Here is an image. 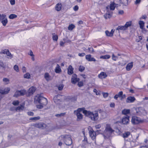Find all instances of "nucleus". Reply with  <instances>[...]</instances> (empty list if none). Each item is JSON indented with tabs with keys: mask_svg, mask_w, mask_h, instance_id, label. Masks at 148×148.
Listing matches in <instances>:
<instances>
[{
	"mask_svg": "<svg viewBox=\"0 0 148 148\" xmlns=\"http://www.w3.org/2000/svg\"><path fill=\"white\" fill-rule=\"evenodd\" d=\"M35 99L39 104V105H37V107L38 108H42L47 104V99L41 96H36Z\"/></svg>",
	"mask_w": 148,
	"mask_h": 148,
	"instance_id": "f257e3e1",
	"label": "nucleus"
},
{
	"mask_svg": "<svg viewBox=\"0 0 148 148\" xmlns=\"http://www.w3.org/2000/svg\"><path fill=\"white\" fill-rule=\"evenodd\" d=\"M83 113L86 116L90 118L92 121H95L99 118L98 114L97 112L96 111L93 113L90 111L84 110H83Z\"/></svg>",
	"mask_w": 148,
	"mask_h": 148,
	"instance_id": "f03ea898",
	"label": "nucleus"
},
{
	"mask_svg": "<svg viewBox=\"0 0 148 148\" xmlns=\"http://www.w3.org/2000/svg\"><path fill=\"white\" fill-rule=\"evenodd\" d=\"M114 132V130L111 128L110 125L107 124L104 132V137L107 138L110 137Z\"/></svg>",
	"mask_w": 148,
	"mask_h": 148,
	"instance_id": "7ed1b4c3",
	"label": "nucleus"
},
{
	"mask_svg": "<svg viewBox=\"0 0 148 148\" xmlns=\"http://www.w3.org/2000/svg\"><path fill=\"white\" fill-rule=\"evenodd\" d=\"M60 138L66 145H70L72 143V139L70 135L67 134L61 135Z\"/></svg>",
	"mask_w": 148,
	"mask_h": 148,
	"instance_id": "20e7f679",
	"label": "nucleus"
},
{
	"mask_svg": "<svg viewBox=\"0 0 148 148\" xmlns=\"http://www.w3.org/2000/svg\"><path fill=\"white\" fill-rule=\"evenodd\" d=\"M134 109L136 113L138 115H145L146 114V111L142 107H140Z\"/></svg>",
	"mask_w": 148,
	"mask_h": 148,
	"instance_id": "39448f33",
	"label": "nucleus"
},
{
	"mask_svg": "<svg viewBox=\"0 0 148 148\" xmlns=\"http://www.w3.org/2000/svg\"><path fill=\"white\" fill-rule=\"evenodd\" d=\"M26 91L24 90H17L15 93L14 96L17 97L20 96H23L26 93Z\"/></svg>",
	"mask_w": 148,
	"mask_h": 148,
	"instance_id": "423d86ee",
	"label": "nucleus"
},
{
	"mask_svg": "<svg viewBox=\"0 0 148 148\" xmlns=\"http://www.w3.org/2000/svg\"><path fill=\"white\" fill-rule=\"evenodd\" d=\"M89 133L90 137L93 140L95 141V143L96 144L95 140L96 136V132L94 131L92 129H91L89 131Z\"/></svg>",
	"mask_w": 148,
	"mask_h": 148,
	"instance_id": "0eeeda50",
	"label": "nucleus"
},
{
	"mask_svg": "<svg viewBox=\"0 0 148 148\" xmlns=\"http://www.w3.org/2000/svg\"><path fill=\"white\" fill-rule=\"evenodd\" d=\"M141 122V120L139 117L134 116L132 118V122L134 124H138Z\"/></svg>",
	"mask_w": 148,
	"mask_h": 148,
	"instance_id": "6e6552de",
	"label": "nucleus"
},
{
	"mask_svg": "<svg viewBox=\"0 0 148 148\" xmlns=\"http://www.w3.org/2000/svg\"><path fill=\"white\" fill-rule=\"evenodd\" d=\"M10 90L9 88H5L4 90H0V100L2 98L3 95L8 93Z\"/></svg>",
	"mask_w": 148,
	"mask_h": 148,
	"instance_id": "1a4fd4ad",
	"label": "nucleus"
},
{
	"mask_svg": "<svg viewBox=\"0 0 148 148\" xmlns=\"http://www.w3.org/2000/svg\"><path fill=\"white\" fill-rule=\"evenodd\" d=\"M34 126L37 128L43 129L46 127V125L42 123H39L34 124Z\"/></svg>",
	"mask_w": 148,
	"mask_h": 148,
	"instance_id": "9d476101",
	"label": "nucleus"
},
{
	"mask_svg": "<svg viewBox=\"0 0 148 148\" xmlns=\"http://www.w3.org/2000/svg\"><path fill=\"white\" fill-rule=\"evenodd\" d=\"M79 80V79L77 77V75L75 74H73L71 79V82L73 84H75Z\"/></svg>",
	"mask_w": 148,
	"mask_h": 148,
	"instance_id": "9b49d317",
	"label": "nucleus"
},
{
	"mask_svg": "<svg viewBox=\"0 0 148 148\" xmlns=\"http://www.w3.org/2000/svg\"><path fill=\"white\" fill-rule=\"evenodd\" d=\"M36 90V88L33 86L30 87L27 91L28 95H32L35 92Z\"/></svg>",
	"mask_w": 148,
	"mask_h": 148,
	"instance_id": "f8f14e48",
	"label": "nucleus"
},
{
	"mask_svg": "<svg viewBox=\"0 0 148 148\" xmlns=\"http://www.w3.org/2000/svg\"><path fill=\"white\" fill-rule=\"evenodd\" d=\"M86 59L88 61H94L95 62L96 60L95 58L92 57V56L90 55H88L86 56Z\"/></svg>",
	"mask_w": 148,
	"mask_h": 148,
	"instance_id": "ddd939ff",
	"label": "nucleus"
},
{
	"mask_svg": "<svg viewBox=\"0 0 148 148\" xmlns=\"http://www.w3.org/2000/svg\"><path fill=\"white\" fill-rule=\"evenodd\" d=\"M129 121V117L128 116H127L123 117L122 120V122L124 124H127Z\"/></svg>",
	"mask_w": 148,
	"mask_h": 148,
	"instance_id": "4468645a",
	"label": "nucleus"
},
{
	"mask_svg": "<svg viewBox=\"0 0 148 148\" xmlns=\"http://www.w3.org/2000/svg\"><path fill=\"white\" fill-rule=\"evenodd\" d=\"M107 12L104 15L105 18L106 19L108 18H110L112 15V12L109 11V10H108L107 11Z\"/></svg>",
	"mask_w": 148,
	"mask_h": 148,
	"instance_id": "2eb2a0df",
	"label": "nucleus"
},
{
	"mask_svg": "<svg viewBox=\"0 0 148 148\" xmlns=\"http://www.w3.org/2000/svg\"><path fill=\"white\" fill-rule=\"evenodd\" d=\"M107 77L106 73L104 72H101L98 75V77L101 79L105 78Z\"/></svg>",
	"mask_w": 148,
	"mask_h": 148,
	"instance_id": "dca6fc26",
	"label": "nucleus"
},
{
	"mask_svg": "<svg viewBox=\"0 0 148 148\" xmlns=\"http://www.w3.org/2000/svg\"><path fill=\"white\" fill-rule=\"evenodd\" d=\"M74 114L76 115L77 116V121H79L82 119L83 118V115L82 114L80 113H74Z\"/></svg>",
	"mask_w": 148,
	"mask_h": 148,
	"instance_id": "f3484780",
	"label": "nucleus"
},
{
	"mask_svg": "<svg viewBox=\"0 0 148 148\" xmlns=\"http://www.w3.org/2000/svg\"><path fill=\"white\" fill-rule=\"evenodd\" d=\"M133 66V62H132L129 63L126 67V69L127 71H130Z\"/></svg>",
	"mask_w": 148,
	"mask_h": 148,
	"instance_id": "a211bd4d",
	"label": "nucleus"
},
{
	"mask_svg": "<svg viewBox=\"0 0 148 148\" xmlns=\"http://www.w3.org/2000/svg\"><path fill=\"white\" fill-rule=\"evenodd\" d=\"M62 5L61 3H58L56 6V10L57 11H60L62 8Z\"/></svg>",
	"mask_w": 148,
	"mask_h": 148,
	"instance_id": "6ab92c4d",
	"label": "nucleus"
},
{
	"mask_svg": "<svg viewBox=\"0 0 148 148\" xmlns=\"http://www.w3.org/2000/svg\"><path fill=\"white\" fill-rule=\"evenodd\" d=\"M73 69L71 65L69 66L68 68V73L69 75H71L73 73Z\"/></svg>",
	"mask_w": 148,
	"mask_h": 148,
	"instance_id": "aec40b11",
	"label": "nucleus"
},
{
	"mask_svg": "<svg viewBox=\"0 0 148 148\" xmlns=\"http://www.w3.org/2000/svg\"><path fill=\"white\" fill-rule=\"evenodd\" d=\"M24 108V105H20V106L17 107L15 110L16 111L19 112L22 111L23 110Z\"/></svg>",
	"mask_w": 148,
	"mask_h": 148,
	"instance_id": "412c9836",
	"label": "nucleus"
},
{
	"mask_svg": "<svg viewBox=\"0 0 148 148\" xmlns=\"http://www.w3.org/2000/svg\"><path fill=\"white\" fill-rule=\"evenodd\" d=\"M135 100V99L134 97H127L126 102L127 103H132Z\"/></svg>",
	"mask_w": 148,
	"mask_h": 148,
	"instance_id": "4be33fe9",
	"label": "nucleus"
},
{
	"mask_svg": "<svg viewBox=\"0 0 148 148\" xmlns=\"http://www.w3.org/2000/svg\"><path fill=\"white\" fill-rule=\"evenodd\" d=\"M115 7V4L114 3H113L111 4L110 6H108L106 8L108 9L109 8H110V10H114Z\"/></svg>",
	"mask_w": 148,
	"mask_h": 148,
	"instance_id": "5701e85b",
	"label": "nucleus"
},
{
	"mask_svg": "<svg viewBox=\"0 0 148 148\" xmlns=\"http://www.w3.org/2000/svg\"><path fill=\"white\" fill-rule=\"evenodd\" d=\"M55 72L57 73H59L61 71V69L60 66L57 64L56 67L55 69Z\"/></svg>",
	"mask_w": 148,
	"mask_h": 148,
	"instance_id": "b1692460",
	"label": "nucleus"
},
{
	"mask_svg": "<svg viewBox=\"0 0 148 148\" xmlns=\"http://www.w3.org/2000/svg\"><path fill=\"white\" fill-rule=\"evenodd\" d=\"M130 133L129 132H126L124 133L122 135V136L124 138H127L130 135Z\"/></svg>",
	"mask_w": 148,
	"mask_h": 148,
	"instance_id": "393cba45",
	"label": "nucleus"
},
{
	"mask_svg": "<svg viewBox=\"0 0 148 148\" xmlns=\"http://www.w3.org/2000/svg\"><path fill=\"white\" fill-rule=\"evenodd\" d=\"M45 78L46 80L48 81L51 79V77L48 73H46L45 74Z\"/></svg>",
	"mask_w": 148,
	"mask_h": 148,
	"instance_id": "a878e982",
	"label": "nucleus"
},
{
	"mask_svg": "<svg viewBox=\"0 0 148 148\" xmlns=\"http://www.w3.org/2000/svg\"><path fill=\"white\" fill-rule=\"evenodd\" d=\"M138 23L140 25V29H143L145 23L142 21H140L138 22Z\"/></svg>",
	"mask_w": 148,
	"mask_h": 148,
	"instance_id": "bb28decb",
	"label": "nucleus"
},
{
	"mask_svg": "<svg viewBox=\"0 0 148 148\" xmlns=\"http://www.w3.org/2000/svg\"><path fill=\"white\" fill-rule=\"evenodd\" d=\"M120 1L123 5L127 6L128 4V0H120Z\"/></svg>",
	"mask_w": 148,
	"mask_h": 148,
	"instance_id": "cd10ccee",
	"label": "nucleus"
},
{
	"mask_svg": "<svg viewBox=\"0 0 148 148\" xmlns=\"http://www.w3.org/2000/svg\"><path fill=\"white\" fill-rule=\"evenodd\" d=\"M131 25V21H129L127 22L124 25L126 30L127 29L128 27H130Z\"/></svg>",
	"mask_w": 148,
	"mask_h": 148,
	"instance_id": "c85d7f7f",
	"label": "nucleus"
},
{
	"mask_svg": "<svg viewBox=\"0 0 148 148\" xmlns=\"http://www.w3.org/2000/svg\"><path fill=\"white\" fill-rule=\"evenodd\" d=\"M130 110L129 109H125L122 111V113L126 115L130 113Z\"/></svg>",
	"mask_w": 148,
	"mask_h": 148,
	"instance_id": "c756f323",
	"label": "nucleus"
},
{
	"mask_svg": "<svg viewBox=\"0 0 148 148\" xmlns=\"http://www.w3.org/2000/svg\"><path fill=\"white\" fill-rule=\"evenodd\" d=\"M110 57V55H106L104 56H102L100 57V59H108Z\"/></svg>",
	"mask_w": 148,
	"mask_h": 148,
	"instance_id": "7c9ffc66",
	"label": "nucleus"
},
{
	"mask_svg": "<svg viewBox=\"0 0 148 148\" xmlns=\"http://www.w3.org/2000/svg\"><path fill=\"white\" fill-rule=\"evenodd\" d=\"M118 30H125L126 29L124 26H119L116 29Z\"/></svg>",
	"mask_w": 148,
	"mask_h": 148,
	"instance_id": "2f4dec72",
	"label": "nucleus"
},
{
	"mask_svg": "<svg viewBox=\"0 0 148 148\" xmlns=\"http://www.w3.org/2000/svg\"><path fill=\"white\" fill-rule=\"evenodd\" d=\"M60 96V95H58L57 96H55L54 97L53 100L54 102L57 104L60 101V100H58V97Z\"/></svg>",
	"mask_w": 148,
	"mask_h": 148,
	"instance_id": "473e14b6",
	"label": "nucleus"
},
{
	"mask_svg": "<svg viewBox=\"0 0 148 148\" xmlns=\"http://www.w3.org/2000/svg\"><path fill=\"white\" fill-rule=\"evenodd\" d=\"M8 21L7 18L4 19L3 21H1V23L4 26H5L6 25V24L8 23Z\"/></svg>",
	"mask_w": 148,
	"mask_h": 148,
	"instance_id": "72a5a7b5",
	"label": "nucleus"
},
{
	"mask_svg": "<svg viewBox=\"0 0 148 148\" xmlns=\"http://www.w3.org/2000/svg\"><path fill=\"white\" fill-rule=\"evenodd\" d=\"M9 57L8 58H9L10 59H11L12 58L13 56V55L11 54V53L9 52V50H8V51H7V53L6 54Z\"/></svg>",
	"mask_w": 148,
	"mask_h": 148,
	"instance_id": "f704fd0d",
	"label": "nucleus"
},
{
	"mask_svg": "<svg viewBox=\"0 0 148 148\" xmlns=\"http://www.w3.org/2000/svg\"><path fill=\"white\" fill-rule=\"evenodd\" d=\"M53 40L56 41H57L58 39V36L57 35H56L55 33H53Z\"/></svg>",
	"mask_w": 148,
	"mask_h": 148,
	"instance_id": "c9c22d12",
	"label": "nucleus"
},
{
	"mask_svg": "<svg viewBox=\"0 0 148 148\" xmlns=\"http://www.w3.org/2000/svg\"><path fill=\"white\" fill-rule=\"evenodd\" d=\"M3 81L5 84H8L9 83V79L6 78H4L3 79Z\"/></svg>",
	"mask_w": 148,
	"mask_h": 148,
	"instance_id": "e433bc0d",
	"label": "nucleus"
},
{
	"mask_svg": "<svg viewBox=\"0 0 148 148\" xmlns=\"http://www.w3.org/2000/svg\"><path fill=\"white\" fill-rule=\"evenodd\" d=\"M6 15L5 14H1L0 16V21H3L4 19H6L7 18L6 17Z\"/></svg>",
	"mask_w": 148,
	"mask_h": 148,
	"instance_id": "4c0bfd02",
	"label": "nucleus"
},
{
	"mask_svg": "<svg viewBox=\"0 0 148 148\" xmlns=\"http://www.w3.org/2000/svg\"><path fill=\"white\" fill-rule=\"evenodd\" d=\"M75 27V26L72 24L70 25L68 27V29L69 30H72Z\"/></svg>",
	"mask_w": 148,
	"mask_h": 148,
	"instance_id": "58836bf2",
	"label": "nucleus"
},
{
	"mask_svg": "<svg viewBox=\"0 0 148 148\" xmlns=\"http://www.w3.org/2000/svg\"><path fill=\"white\" fill-rule=\"evenodd\" d=\"M17 16L15 14H11L9 16V18L11 19H13L17 17Z\"/></svg>",
	"mask_w": 148,
	"mask_h": 148,
	"instance_id": "ea45409f",
	"label": "nucleus"
},
{
	"mask_svg": "<svg viewBox=\"0 0 148 148\" xmlns=\"http://www.w3.org/2000/svg\"><path fill=\"white\" fill-rule=\"evenodd\" d=\"M40 119V117L37 116V117L31 118L29 119V120H32V121H36V120Z\"/></svg>",
	"mask_w": 148,
	"mask_h": 148,
	"instance_id": "a19ab883",
	"label": "nucleus"
},
{
	"mask_svg": "<svg viewBox=\"0 0 148 148\" xmlns=\"http://www.w3.org/2000/svg\"><path fill=\"white\" fill-rule=\"evenodd\" d=\"M84 108H79L77 110H75L74 111V113L78 112V113H80V112L83 111L84 110Z\"/></svg>",
	"mask_w": 148,
	"mask_h": 148,
	"instance_id": "79ce46f5",
	"label": "nucleus"
},
{
	"mask_svg": "<svg viewBox=\"0 0 148 148\" xmlns=\"http://www.w3.org/2000/svg\"><path fill=\"white\" fill-rule=\"evenodd\" d=\"M105 33L106 35L107 36H113L112 33H110V32H109L108 31H106Z\"/></svg>",
	"mask_w": 148,
	"mask_h": 148,
	"instance_id": "37998d69",
	"label": "nucleus"
},
{
	"mask_svg": "<svg viewBox=\"0 0 148 148\" xmlns=\"http://www.w3.org/2000/svg\"><path fill=\"white\" fill-rule=\"evenodd\" d=\"M24 77L25 78L29 79L30 78V75L28 73H27L24 75Z\"/></svg>",
	"mask_w": 148,
	"mask_h": 148,
	"instance_id": "c03bdc74",
	"label": "nucleus"
},
{
	"mask_svg": "<svg viewBox=\"0 0 148 148\" xmlns=\"http://www.w3.org/2000/svg\"><path fill=\"white\" fill-rule=\"evenodd\" d=\"M100 112H101V114L103 116V118H104L106 116V113L105 112L102 111L101 110H99Z\"/></svg>",
	"mask_w": 148,
	"mask_h": 148,
	"instance_id": "a18cd8bd",
	"label": "nucleus"
},
{
	"mask_svg": "<svg viewBox=\"0 0 148 148\" xmlns=\"http://www.w3.org/2000/svg\"><path fill=\"white\" fill-rule=\"evenodd\" d=\"M5 67H0V73H3L5 71Z\"/></svg>",
	"mask_w": 148,
	"mask_h": 148,
	"instance_id": "49530a36",
	"label": "nucleus"
},
{
	"mask_svg": "<svg viewBox=\"0 0 148 148\" xmlns=\"http://www.w3.org/2000/svg\"><path fill=\"white\" fill-rule=\"evenodd\" d=\"M85 69V67L82 66H80L79 68V71H80L82 72Z\"/></svg>",
	"mask_w": 148,
	"mask_h": 148,
	"instance_id": "de8ad7c7",
	"label": "nucleus"
},
{
	"mask_svg": "<svg viewBox=\"0 0 148 148\" xmlns=\"http://www.w3.org/2000/svg\"><path fill=\"white\" fill-rule=\"evenodd\" d=\"M64 87V85L63 84H60L58 86V89L60 90H62Z\"/></svg>",
	"mask_w": 148,
	"mask_h": 148,
	"instance_id": "09e8293b",
	"label": "nucleus"
},
{
	"mask_svg": "<svg viewBox=\"0 0 148 148\" xmlns=\"http://www.w3.org/2000/svg\"><path fill=\"white\" fill-rule=\"evenodd\" d=\"M19 103L18 101H13L12 104L14 106H16L19 104Z\"/></svg>",
	"mask_w": 148,
	"mask_h": 148,
	"instance_id": "8fccbe9b",
	"label": "nucleus"
},
{
	"mask_svg": "<svg viewBox=\"0 0 148 148\" xmlns=\"http://www.w3.org/2000/svg\"><path fill=\"white\" fill-rule=\"evenodd\" d=\"M14 70L16 71L17 72H18L19 71L18 67L17 65H14Z\"/></svg>",
	"mask_w": 148,
	"mask_h": 148,
	"instance_id": "3c124183",
	"label": "nucleus"
},
{
	"mask_svg": "<svg viewBox=\"0 0 148 148\" xmlns=\"http://www.w3.org/2000/svg\"><path fill=\"white\" fill-rule=\"evenodd\" d=\"M65 114V113H60V114H56V116H64Z\"/></svg>",
	"mask_w": 148,
	"mask_h": 148,
	"instance_id": "603ef678",
	"label": "nucleus"
},
{
	"mask_svg": "<svg viewBox=\"0 0 148 148\" xmlns=\"http://www.w3.org/2000/svg\"><path fill=\"white\" fill-rule=\"evenodd\" d=\"M8 50H2L0 52V54H6L7 51H8Z\"/></svg>",
	"mask_w": 148,
	"mask_h": 148,
	"instance_id": "864d4df0",
	"label": "nucleus"
},
{
	"mask_svg": "<svg viewBox=\"0 0 148 148\" xmlns=\"http://www.w3.org/2000/svg\"><path fill=\"white\" fill-rule=\"evenodd\" d=\"M112 59L114 61H116L117 59V57L115 56L114 54H113L112 56Z\"/></svg>",
	"mask_w": 148,
	"mask_h": 148,
	"instance_id": "5fc2aeb1",
	"label": "nucleus"
},
{
	"mask_svg": "<svg viewBox=\"0 0 148 148\" xmlns=\"http://www.w3.org/2000/svg\"><path fill=\"white\" fill-rule=\"evenodd\" d=\"M123 92L122 91H120L117 94H116L119 96V97H121L123 95Z\"/></svg>",
	"mask_w": 148,
	"mask_h": 148,
	"instance_id": "6e6d98bb",
	"label": "nucleus"
},
{
	"mask_svg": "<svg viewBox=\"0 0 148 148\" xmlns=\"http://www.w3.org/2000/svg\"><path fill=\"white\" fill-rule=\"evenodd\" d=\"M88 50H89L90 52V53H93L94 51L93 48L92 47L88 48Z\"/></svg>",
	"mask_w": 148,
	"mask_h": 148,
	"instance_id": "4d7b16f0",
	"label": "nucleus"
},
{
	"mask_svg": "<svg viewBox=\"0 0 148 148\" xmlns=\"http://www.w3.org/2000/svg\"><path fill=\"white\" fill-rule=\"evenodd\" d=\"M5 67V65L1 61H0V67Z\"/></svg>",
	"mask_w": 148,
	"mask_h": 148,
	"instance_id": "13d9d810",
	"label": "nucleus"
},
{
	"mask_svg": "<svg viewBox=\"0 0 148 148\" xmlns=\"http://www.w3.org/2000/svg\"><path fill=\"white\" fill-rule=\"evenodd\" d=\"M27 114L29 116H33L34 115V113L32 112H28Z\"/></svg>",
	"mask_w": 148,
	"mask_h": 148,
	"instance_id": "bf43d9fd",
	"label": "nucleus"
},
{
	"mask_svg": "<svg viewBox=\"0 0 148 148\" xmlns=\"http://www.w3.org/2000/svg\"><path fill=\"white\" fill-rule=\"evenodd\" d=\"M79 9L78 6L77 5L75 6L73 8L74 10L75 11H77Z\"/></svg>",
	"mask_w": 148,
	"mask_h": 148,
	"instance_id": "052dcab7",
	"label": "nucleus"
},
{
	"mask_svg": "<svg viewBox=\"0 0 148 148\" xmlns=\"http://www.w3.org/2000/svg\"><path fill=\"white\" fill-rule=\"evenodd\" d=\"M103 95L104 98H106L108 96V93H103Z\"/></svg>",
	"mask_w": 148,
	"mask_h": 148,
	"instance_id": "680f3d73",
	"label": "nucleus"
},
{
	"mask_svg": "<svg viewBox=\"0 0 148 148\" xmlns=\"http://www.w3.org/2000/svg\"><path fill=\"white\" fill-rule=\"evenodd\" d=\"M10 2L11 4L12 5H14L15 4V0H10Z\"/></svg>",
	"mask_w": 148,
	"mask_h": 148,
	"instance_id": "e2e57ef3",
	"label": "nucleus"
},
{
	"mask_svg": "<svg viewBox=\"0 0 148 148\" xmlns=\"http://www.w3.org/2000/svg\"><path fill=\"white\" fill-rule=\"evenodd\" d=\"M141 0H136L135 2V4L136 5L139 4L140 3Z\"/></svg>",
	"mask_w": 148,
	"mask_h": 148,
	"instance_id": "0e129e2a",
	"label": "nucleus"
},
{
	"mask_svg": "<svg viewBox=\"0 0 148 148\" xmlns=\"http://www.w3.org/2000/svg\"><path fill=\"white\" fill-rule=\"evenodd\" d=\"M78 85L79 87L82 86L83 85V82H79L78 84Z\"/></svg>",
	"mask_w": 148,
	"mask_h": 148,
	"instance_id": "69168bd1",
	"label": "nucleus"
},
{
	"mask_svg": "<svg viewBox=\"0 0 148 148\" xmlns=\"http://www.w3.org/2000/svg\"><path fill=\"white\" fill-rule=\"evenodd\" d=\"M85 55V54L84 53H79L78 54V56H84Z\"/></svg>",
	"mask_w": 148,
	"mask_h": 148,
	"instance_id": "338daca9",
	"label": "nucleus"
},
{
	"mask_svg": "<svg viewBox=\"0 0 148 148\" xmlns=\"http://www.w3.org/2000/svg\"><path fill=\"white\" fill-rule=\"evenodd\" d=\"M110 106L111 107L113 108L114 107L115 104L114 103H111L110 104Z\"/></svg>",
	"mask_w": 148,
	"mask_h": 148,
	"instance_id": "774afa93",
	"label": "nucleus"
}]
</instances>
